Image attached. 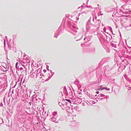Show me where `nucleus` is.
<instances>
[{
	"mask_svg": "<svg viewBox=\"0 0 131 131\" xmlns=\"http://www.w3.org/2000/svg\"><path fill=\"white\" fill-rule=\"evenodd\" d=\"M50 72L51 73L52 72V71L51 70H50Z\"/></svg>",
	"mask_w": 131,
	"mask_h": 131,
	"instance_id": "5701e85b",
	"label": "nucleus"
},
{
	"mask_svg": "<svg viewBox=\"0 0 131 131\" xmlns=\"http://www.w3.org/2000/svg\"><path fill=\"white\" fill-rule=\"evenodd\" d=\"M102 99H103V98H101V99H101V100H102Z\"/></svg>",
	"mask_w": 131,
	"mask_h": 131,
	"instance_id": "cd10ccee",
	"label": "nucleus"
},
{
	"mask_svg": "<svg viewBox=\"0 0 131 131\" xmlns=\"http://www.w3.org/2000/svg\"><path fill=\"white\" fill-rule=\"evenodd\" d=\"M109 98V97L108 96H106V100H107V99H108Z\"/></svg>",
	"mask_w": 131,
	"mask_h": 131,
	"instance_id": "9d476101",
	"label": "nucleus"
},
{
	"mask_svg": "<svg viewBox=\"0 0 131 131\" xmlns=\"http://www.w3.org/2000/svg\"><path fill=\"white\" fill-rule=\"evenodd\" d=\"M16 85H17V83H16V84L13 86H12V88H14L16 86Z\"/></svg>",
	"mask_w": 131,
	"mask_h": 131,
	"instance_id": "9b49d317",
	"label": "nucleus"
},
{
	"mask_svg": "<svg viewBox=\"0 0 131 131\" xmlns=\"http://www.w3.org/2000/svg\"><path fill=\"white\" fill-rule=\"evenodd\" d=\"M66 100L69 103H71V102L70 101L69 99H66Z\"/></svg>",
	"mask_w": 131,
	"mask_h": 131,
	"instance_id": "1a4fd4ad",
	"label": "nucleus"
},
{
	"mask_svg": "<svg viewBox=\"0 0 131 131\" xmlns=\"http://www.w3.org/2000/svg\"><path fill=\"white\" fill-rule=\"evenodd\" d=\"M64 89L66 90V87L65 86L64 87Z\"/></svg>",
	"mask_w": 131,
	"mask_h": 131,
	"instance_id": "aec40b11",
	"label": "nucleus"
},
{
	"mask_svg": "<svg viewBox=\"0 0 131 131\" xmlns=\"http://www.w3.org/2000/svg\"><path fill=\"white\" fill-rule=\"evenodd\" d=\"M26 55L25 54V53H24V55L23 57H24V58H23V60L25 61H27V62H30V57L29 56H27V57H26Z\"/></svg>",
	"mask_w": 131,
	"mask_h": 131,
	"instance_id": "f257e3e1",
	"label": "nucleus"
},
{
	"mask_svg": "<svg viewBox=\"0 0 131 131\" xmlns=\"http://www.w3.org/2000/svg\"><path fill=\"white\" fill-rule=\"evenodd\" d=\"M100 95L101 97H103L105 95L104 94H100Z\"/></svg>",
	"mask_w": 131,
	"mask_h": 131,
	"instance_id": "f8f14e48",
	"label": "nucleus"
},
{
	"mask_svg": "<svg viewBox=\"0 0 131 131\" xmlns=\"http://www.w3.org/2000/svg\"><path fill=\"white\" fill-rule=\"evenodd\" d=\"M12 93H13V91H12Z\"/></svg>",
	"mask_w": 131,
	"mask_h": 131,
	"instance_id": "393cba45",
	"label": "nucleus"
},
{
	"mask_svg": "<svg viewBox=\"0 0 131 131\" xmlns=\"http://www.w3.org/2000/svg\"><path fill=\"white\" fill-rule=\"evenodd\" d=\"M23 78H21V79H20V81L21 82H20V85H21V84L22 81V80H23Z\"/></svg>",
	"mask_w": 131,
	"mask_h": 131,
	"instance_id": "4468645a",
	"label": "nucleus"
},
{
	"mask_svg": "<svg viewBox=\"0 0 131 131\" xmlns=\"http://www.w3.org/2000/svg\"><path fill=\"white\" fill-rule=\"evenodd\" d=\"M18 64V62H17L16 63V65H15V66H16V68H17V66Z\"/></svg>",
	"mask_w": 131,
	"mask_h": 131,
	"instance_id": "2eb2a0df",
	"label": "nucleus"
},
{
	"mask_svg": "<svg viewBox=\"0 0 131 131\" xmlns=\"http://www.w3.org/2000/svg\"><path fill=\"white\" fill-rule=\"evenodd\" d=\"M19 79L18 80V81H19Z\"/></svg>",
	"mask_w": 131,
	"mask_h": 131,
	"instance_id": "a878e982",
	"label": "nucleus"
},
{
	"mask_svg": "<svg viewBox=\"0 0 131 131\" xmlns=\"http://www.w3.org/2000/svg\"><path fill=\"white\" fill-rule=\"evenodd\" d=\"M105 90H106L108 91L110 90V89L109 88H106Z\"/></svg>",
	"mask_w": 131,
	"mask_h": 131,
	"instance_id": "ddd939ff",
	"label": "nucleus"
},
{
	"mask_svg": "<svg viewBox=\"0 0 131 131\" xmlns=\"http://www.w3.org/2000/svg\"><path fill=\"white\" fill-rule=\"evenodd\" d=\"M128 52L131 54V50H127Z\"/></svg>",
	"mask_w": 131,
	"mask_h": 131,
	"instance_id": "6e6552de",
	"label": "nucleus"
},
{
	"mask_svg": "<svg viewBox=\"0 0 131 131\" xmlns=\"http://www.w3.org/2000/svg\"><path fill=\"white\" fill-rule=\"evenodd\" d=\"M130 89H131V88H130Z\"/></svg>",
	"mask_w": 131,
	"mask_h": 131,
	"instance_id": "c756f323",
	"label": "nucleus"
},
{
	"mask_svg": "<svg viewBox=\"0 0 131 131\" xmlns=\"http://www.w3.org/2000/svg\"><path fill=\"white\" fill-rule=\"evenodd\" d=\"M105 88H105V87H103V88H102V89H101L102 90H103L104 89H105Z\"/></svg>",
	"mask_w": 131,
	"mask_h": 131,
	"instance_id": "f3484780",
	"label": "nucleus"
},
{
	"mask_svg": "<svg viewBox=\"0 0 131 131\" xmlns=\"http://www.w3.org/2000/svg\"><path fill=\"white\" fill-rule=\"evenodd\" d=\"M57 117H56V116H53L50 118V120L55 123H58V122L57 119Z\"/></svg>",
	"mask_w": 131,
	"mask_h": 131,
	"instance_id": "f03ea898",
	"label": "nucleus"
},
{
	"mask_svg": "<svg viewBox=\"0 0 131 131\" xmlns=\"http://www.w3.org/2000/svg\"><path fill=\"white\" fill-rule=\"evenodd\" d=\"M73 108L72 107H68L67 108V112H68L70 114H72V113L73 112Z\"/></svg>",
	"mask_w": 131,
	"mask_h": 131,
	"instance_id": "7ed1b4c3",
	"label": "nucleus"
},
{
	"mask_svg": "<svg viewBox=\"0 0 131 131\" xmlns=\"http://www.w3.org/2000/svg\"><path fill=\"white\" fill-rule=\"evenodd\" d=\"M96 93L97 94H99V92L98 91H96Z\"/></svg>",
	"mask_w": 131,
	"mask_h": 131,
	"instance_id": "a211bd4d",
	"label": "nucleus"
},
{
	"mask_svg": "<svg viewBox=\"0 0 131 131\" xmlns=\"http://www.w3.org/2000/svg\"><path fill=\"white\" fill-rule=\"evenodd\" d=\"M0 68L2 71L4 72H6L7 69L5 67L3 66H1L0 67Z\"/></svg>",
	"mask_w": 131,
	"mask_h": 131,
	"instance_id": "20e7f679",
	"label": "nucleus"
},
{
	"mask_svg": "<svg viewBox=\"0 0 131 131\" xmlns=\"http://www.w3.org/2000/svg\"><path fill=\"white\" fill-rule=\"evenodd\" d=\"M30 77L32 78H36L37 74L35 73H32L30 75Z\"/></svg>",
	"mask_w": 131,
	"mask_h": 131,
	"instance_id": "39448f33",
	"label": "nucleus"
},
{
	"mask_svg": "<svg viewBox=\"0 0 131 131\" xmlns=\"http://www.w3.org/2000/svg\"><path fill=\"white\" fill-rule=\"evenodd\" d=\"M102 88H103V87L102 85L100 86L99 87L98 90H102L101 89H102Z\"/></svg>",
	"mask_w": 131,
	"mask_h": 131,
	"instance_id": "0eeeda50",
	"label": "nucleus"
},
{
	"mask_svg": "<svg viewBox=\"0 0 131 131\" xmlns=\"http://www.w3.org/2000/svg\"><path fill=\"white\" fill-rule=\"evenodd\" d=\"M46 68H47V69L48 70H49V69L48 68L49 67L48 66H46Z\"/></svg>",
	"mask_w": 131,
	"mask_h": 131,
	"instance_id": "dca6fc26",
	"label": "nucleus"
},
{
	"mask_svg": "<svg viewBox=\"0 0 131 131\" xmlns=\"http://www.w3.org/2000/svg\"><path fill=\"white\" fill-rule=\"evenodd\" d=\"M23 63H24V62H22Z\"/></svg>",
	"mask_w": 131,
	"mask_h": 131,
	"instance_id": "c85d7f7f",
	"label": "nucleus"
},
{
	"mask_svg": "<svg viewBox=\"0 0 131 131\" xmlns=\"http://www.w3.org/2000/svg\"><path fill=\"white\" fill-rule=\"evenodd\" d=\"M29 104H30V105L31 104V103L30 102L29 103Z\"/></svg>",
	"mask_w": 131,
	"mask_h": 131,
	"instance_id": "4be33fe9",
	"label": "nucleus"
},
{
	"mask_svg": "<svg viewBox=\"0 0 131 131\" xmlns=\"http://www.w3.org/2000/svg\"><path fill=\"white\" fill-rule=\"evenodd\" d=\"M45 70H43V71H44V72H45Z\"/></svg>",
	"mask_w": 131,
	"mask_h": 131,
	"instance_id": "bb28decb",
	"label": "nucleus"
},
{
	"mask_svg": "<svg viewBox=\"0 0 131 131\" xmlns=\"http://www.w3.org/2000/svg\"><path fill=\"white\" fill-rule=\"evenodd\" d=\"M51 73V74H52V75H53L54 74V73L53 72H52Z\"/></svg>",
	"mask_w": 131,
	"mask_h": 131,
	"instance_id": "6ab92c4d",
	"label": "nucleus"
},
{
	"mask_svg": "<svg viewBox=\"0 0 131 131\" xmlns=\"http://www.w3.org/2000/svg\"><path fill=\"white\" fill-rule=\"evenodd\" d=\"M53 116H56V117H57V113L56 112H54L53 113Z\"/></svg>",
	"mask_w": 131,
	"mask_h": 131,
	"instance_id": "423d86ee",
	"label": "nucleus"
},
{
	"mask_svg": "<svg viewBox=\"0 0 131 131\" xmlns=\"http://www.w3.org/2000/svg\"><path fill=\"white\" fill-rule=\"evenodd\" d=\"M24 81H23V83H22V84H23V83H24Z\"/></svg>",
	"mask_w": 131,
	"mask_h": 131,
	"instance_id": "412c9836",
	"label": "nucleus"
},
{
	"mask_svg": "<svg viewBox=\"0 0 131 131\" xmlns=\"http://www.w3.org/2000/svg\"><path fill=\"white\" fill-rule=\"evenodd\" d=\"M22 69V68H20V70H21V69Z\"/></svg>",
	"mask_w": 131,
	"mask_h": 131,
	"instance_id": "b1692460",
	"label": "nucleus"
}]
</instances>
